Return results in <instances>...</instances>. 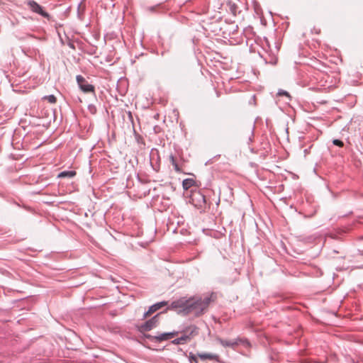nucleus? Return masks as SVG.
Listing matches in <instances>:
<instances>
[{
    "label": "nucleus",
    "instance_id": "4468645a",
    "mask_svg": "<svg viewBox=\"0 0 363 363\" xmlns=\"http://www.w3.org/2000/svg\"><path fill=\"white\" fill-rule=\"evenodd\" d=\"M84 6L82 4V3L79 4L78 5V7H77V16H78V18L82 19V16H83V13L84 12Z\"/></svg>",
    "mask_w": 363,
    "mask_h": 363
},
{
    "label": "nucleus",
    "instance_id": "9d476101",
    "mask_svg": "<svg viewBox=\"0 0 363 363\" xmlns=\"http://www.w3.org/2000/svg\"><path fill=\"white\" fill-rule=\"evenodd\" d=\"M165 306H168V301H162L152 305L151 306L149 307L148 311L144 313L143 318H146L151 314L154 313L155 312Z\"/></svg>",
    "mask_w": 363,
    "mask_h": 363
},
{
    "label": "nucleus",
    "instance_id": "423d86ee",
    "mask_svg": "<svg viewBox=\"0 0 363 363\" xmlns=\"http://www.w3.org/2000/svg\"><path fill=\"white\" fill-rule=\"evenodd\" d=\"M159 315H160V313H157V315L153 316L150 320H148L145 321L144 323L141 324L138 327L139 332L144 333L145 332L150 331L152 329L156 328L159 323Z\"/></svg>",
    "mask_w": 363,
    "mask_h": 363
},
{
    "label": "nucleus",
    "instance_id": "f03ea898",
    "mask_svg": "<svg viewBox=\"0 0 363 363\" xmlns=\"http://www.w3.org/2000/svg\"><path fill=\"white\" fill-rule=\"evenodd\" d=\"M182 335L172 341V343L174 345H184L191 339L198 334V328L196 326L194 325H191L186 327L182 332Z\"/></svg>",
    "mask_w": 363,
    "mask_h": 363
},
{
    "label": "nucleus",
    "instance_id": "ddd939ff",
    "mask_svg": "<svg viewBox=\"0 0 363 363\" xmlns=\"http://www.w3.org/2000/svg\"><path fill=\"white\" fill-rule=\"evenodd\" d=\"M199 357L201 360H206V359L211 360V359H215L217 358L216 355L213 354H208V353L199 354Z\"/></svg>",
    "mask_w": 363,
    "mask_h": 363
},
{
    "label": "nucleus",
    "instance_id": "aec40b11",
    "mask_svg": "<svg viewBox=\"0 0 363 363\" xmlns=\"http://www.w3.org/2000/svg\"><path fill=\"white\" fill-rule=\"evenodd\" d=\"M189 359L191 363H199V358L191 353L190 354Z\"/></svg>",
    "mask_w": 363,
    "mask_h": 363
},
{
    "label": "nucleus",
    "instance_id": "6e6552de",
    "mask_svg": "<svg viewBox=\"0 0 363 363\" xmlns=\"http://www.w3.org/2000/svg\"><path fill=\"white\" fill-rule=\"evenodd\" d=\"M27 5L33 12L36 13L48 19L50 18V15L48 12L44 11L43 8L40 5H39L36 1L33 0H30L27 2Z\"/></svg>",
    "mask_w": 363,
    "mask_h": 363
},
{
    "label": "nucleus",
    "instance_id": "a878e982",
    "mask_svg": "<svg viewBox=\"0 0 363 363\" xmlns=\"http://www.w3.org/2000/svg\"><path fill=\"white\" fill-rule=\"evenodd\" d=\"M165 312H166V311H165V309H164L162 312H160V314H162V313H165Z\"/></svg>",
    "mask_w": 363,
    "mask_h": 363
},
{
    "label": "nucleus",
    "instance_id": "dca6fc26",
    "mask_svg": "<svg viewBox=\"0 0 363 363\" xmlns=\"http://www.w3.org/2000/svg\"><path fill=\"white\" fill-rule=\"evenodd\" d=\"M43 99L44 100H47L50 104H55L57 101L56 97L52 94L48 95V96H45Z\"/></svg>",
    "mask_w": 363,
    "mask_h": 363
},
{
    "label": "nucleus",
    "instance_id": "f257e3e1",
    "mask_svg": "<svg viewBox=\"0 0 363 363\" xmlns=\"http://www.w3.org/2000/svg\"><path fill=\"white\" fill-rule=\"evenodd\" d=\"M214 294L210 296H206L203 298L201 296H194L189 298V305L187 308V314L193 313L196 316L202 315L208 308L210 303L214 301Z\"/></svg>",
    "mask_w": 363,
    "mask_h": 363
},
{
    "label": "nucleus",
    "instance_id": "b1692460",
    "mask_svg": "<svg viewBox=\"0 0 363 363\" xmlns=\"http://www.w3.org/2000/svg\"><path fill=\"white\" fill-rule=\"evenodd\" d=\"M166 52H167V51H162V53H161L162 56H164Z\"/></svg>",
    "mask_w": 363,
    "mask_h": 363
},
{
    "label": "nucleus",
    "instance_id": "4be33fe9",
    "mask_svg": "<svg viewBox=\"0 0 363 363\" xmlns=\"http://www.w3.org/2000/svg\"><path fill=\"white\" fill-rule=\"evenodd\" d=\"M333 143L335 145H337V146H339V147H342L343 146V142L342 140H338V139L333 140Z\"/></svg>",
    "mask_w": 363,
    "mask_h": 363
},
{
    "label": "nucleus",
    "instance_id": "f8f14e48",
    "mask_svg": "<svg viewBox=\"0 0 363 363\" xmlns=\"http://www.w3.org/2000/svg\"><path fill=\"white\" fill-rule=\"evenodd\" d=\"M75 175H76V172L75 171H73V170H72V171H63V172H60L58 174V177L59 178H65V177L72 178Z\"/></svg>",
    "mask_w": 363,
    "mask_h": 363
},
{
    "label": "nucleus",
    "instance_id": "20e7f679",
    "mask_svg": "<svg viewBox=\"0 0 363 363\" xmlns=\"http://www.w3.org/2000/svg\"><path fill=\"white\" fill-rule=\"evenodd\" d=\"M178 331H173L169 333H157L156 335L150 334H143V337L153 342H161L172 339V337L178 335Z\"/></svg>",
    "mask_w": 363,
    "mask_h": 363
},
{
    "label": "nucleus",
    "instance_id": "1a4fd4ad",
    "mask_svg": "<svg viewBox=\"0 0 363 363\" xmlns=\"http://www.w3.org/2000/svg\"><path fill=\"white\" fill-rule=\"evenodd\" d=\"M191 199L194 205L199 207H203L206 203V196L200 191H192Z\"/></svg>",
    "mask_w": 363,
    "mask_h": 363
},
{
    "label": "nucleus",
    "instance_id": "f3484780",
    "mask_svg": "<svg viewBox=\"0 0 363 363\" xmlns=\"http://www.w3.org/2000/svg\"><path fill=\"white\" fill-rule=\"evenodd\" d=\"M88 111H89L90 113H91L92 115H94L97 112V109H96V107L95 106V105L94 104H89L88 106Z\"/></svg>",
    "mask_w": 363,
    "mask_h": 363
},
{
    "label": "nucleus",
    "instance_id": "393cba45",
    "mask_svg": "<svg viewBox=\"0 0 363 363\" xmlns=\"http://www.w3.org/2000/svg\"><path fill=\"white\" fill-rule=\"evenodd\" d=\"M359 254H360L361 255H363V250H359Z\"/></svg>",
    "mask_w": 363,
    "mask_h": 363
},
{
    "label": "nucleus",
    "instance_id": "7ed1b4c3",
    "mask_svg": "<svg viewBox=\"0 0 363 363\" xmlns=\"http://www.w3.org/2000/svg\"><path fill=\"white\" fill-rule=\"evenodd\" d=\"M218 341L222 346L225 347H230L233 349H236L240 345H242L245 348L250 346V343L247 339L240 337L234 340L219 339Z\"/></svg>",
    "mask_w": 363,
    "mask_h": 363
},
{
    "label": "nucleus",
    "instance_id": "9b49d317",
    "mask_svg": "<svg viewBox=\"0 0 363 363\" xmlns=\"http://www.w3.org/2000/svg\"><path fill=\"white\" fill-rule=\"evenodd\" d=\"M196 182L193 179H185L182 182V186L184 190H188L191 187L194 186Z\"/></svg>",
    "mask_w": 363,
    "mask_h": 363
},
{
    "label": "nucleus",
    "instance_id": "5701e85b",
    "mask_svg": "<svg viewBox=\"0 0 363 363\" xmlns=\"http://www.w3.org/2000/svg\"><path fill=\"white\" fill-rule=\"evenodd\" d=\"M277 59L276 57H273L269 61V62L272 64V65H275L277 63Z\"/></svg>",
    "mask_w": 363,
    "mask_h": 363
},
{
    "label": "nucleus",
    "instance_id": "6ab92c4d",
    "mask_svg": "<svg viewBox=\"0 0 363 363\" xmlns=\"http://www.w3.org/2000/svg\"><path fill=\"white\" fill-rule=\"evenodd\" d=\"M277 95L279 96H285L287 98H289V99L291 98L290 94L286 91H284V90H282V89L279 90V91L277 93Z\"/></svg>",
    "mask_w": 363,
    "mask_h": 363
},
{
    "label": "nucleus",
    "instance_id": "39448f33",
    "mask_svg": "<svg viewBox=\"0 0 363 363\" xmlns=\"http://www.w3.org/2000/svg\"><path fill=\"white\" fill-rule=\"evenodd\" d=\"M188 305L189 298L187 299L185 297H182L179 299L172 301L170 305L168 304V306L165 308V311L172 309L180 308L184 313L187 314Z\"/></svg>",
    "mask_w": 363,
    "mask_h": 363
},
{
    "label": "nucleus",
    "instance_id": "412c9836",
    "mask_svg": "<svg viewBox=\"0 0 363 363\" xmlns=\"http://www.w3.org/2000/svg\"><path fill=\"white\" fill-rule=\"evenodd\" d=\"M189 359L191 363H199V358L191 353L190 354Z\"/></svg>",
    "mask_w": 363,
    "mask_h": 363
},
{
    "label": "nucleus",
    "instance_id": "a211bd4d",
    "mask_svg": "<svg viewBox=\"0 0 363 363\" xmlns=\"http://www.w3.org/2000/svg\"><path fill=\"white\" fill-rule=\"evenodd\" d=\"M253 137H254L253 128H250L249 130L248 134H247V143H250L252 141Z\"/></svg>",
    "mask_w": 363,
    "mask_h": 363
},
{
    "label": "nucleus",
    "instance_id": "0eeeda50",
    "mask_svg": "<svg viewBox=\"0 0 363 363\" xmlns=\"http://www.w3.org/2000/svg\"><path fill=\"white\" fill-rule=\"evenodd\" d=\"M76 80L79 89L84 93L91 92L95 95V87L89 84L86 79L82 75H77Z\"/></svg>",
    "mask_w": 363,
    "mask_h": 363
},
{
    "label": "nucleus",
    "instance_id": "2eb2a0df",
    "mask_svg": "<svg viewBox=\"0 0 363 363\" xmlns=\"http://www.w3.org/2000/svg\"><path fill=\"white\" fill-rule=\"evenodd\" d=\"M169 160H170V162L172 163V164L173 165L174 167V169L176 172H179L180 171V169L179 167V165L176 162V160L174 158V157L173 155H170L169 157Z\"/></svg>",
    "mask_w": 363,
    "mask_h": 363
}]
</instances>
